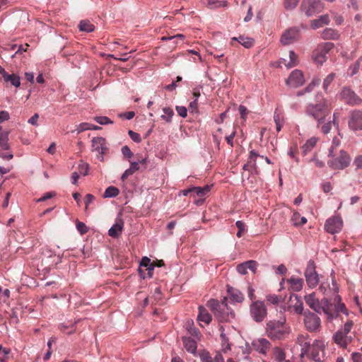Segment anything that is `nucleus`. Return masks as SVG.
Masks as SVG:
<instances>
[{
  "label": "nucleus",
  "mask_w": 362,
  "mask_h": 362,
  "mask_svg": "<svg viewBox=\"0 0 362 362\" xmlns=\"http://www.w3.org/2000/svg\"><path fill=\"white\" fill-rule=\"evenodd\" d=\"M291 332V327L286 323L285 317L279 320H269L266 324V333L272 340H284Z\"/></svg>",
  "instance_id": "obj_1"
},
{
  "label": "nucleus",
  "mask_w": 362,
  "mask_h": 362,
  "mask_svg": "<svg viewBox=\"0 0 362 362\" xmlns=\"http://www.w3.org/2000/svg\"><path fill=\"white\" fill-rule=\"evenodd\" d=\"M322 313L326 315L329 321H332L338 317L339 313L348 315V310L344 303H341V298L339 295H336L332 300L327 298H322Z\"/></svg>",
  "instance_id": "obj_2"
},
{
  "label": "nucleus",
  "mask_w": 362,
  "mask_h": 362,
  "mask_svg": "<svg viewBox=\"0 0 362 362\" xmlns=\"http://www.w3.org/2000/svg\"><path fill=\"white\" fill-rule=\"evenodd\" d=\"M331 102L325 98L319 99L315 105H309L307 112L317 122V127L322 124L326 117L331 114Z\"/></svg>",
  "instance_id": "obj_3"
},
{
  "label": "nucleus",
  "mask_w": 362,
  "mask_h": 362,
  "mask_svg": "<svg viewBox=\"0 0 362 362\" xmlns=\"http://www.w3.org/2000/svg\"><path fill=\"white\" fill-rule=\"evenodd\" d=\"M207 306L220 322L230 321L235 317L234 313L229 310L225 301L219 302L216 300L211 299L208 301Z\"/></svg>",
  "instance_id": "obj_4"
},
{
  "label": "nucleus",
  "mask_w": 362,
  "mask_h": 362,
  "mask_svg": "<svg viewBox=\"0 0 362 362\" xmlns=\"http://www.w3.org/2000/svg\"><path fill=\"white\" fill-rule=\"evenodd\" d=\"M334 48V43L324 42L318 45L314 49L312 54L313 61L322 65L327 59V54Z\"/></svg>",
  "instance_id": "obj_5"
},
{
  "label": "nucleus",
  "mask_w": 362,
  "mask_h": 362,
  "mask_svg": "<svg viewBox=\"0 0 362 362\" xmlns=\"http://www.w3.org/2000/svg\"><path fill=\"white\" fill-rule=\"evenodd\" d=\"M251 317L256 322H262L267 315V309L264 303L261 300H255L250 305Z\"/></svg>",
  "instance_id": "obj_6"
},
{
  "label": "nucleus",
  "mask_w": 362,
  "mask_h": 362,
  "mask_svg": "<svg viewBox=\"0 0 362 362\" xmlns=\"http://www.w3.org/2000/svg\"><path fill=\"white\" fill-rule=\"evenodd\" d=\"M304 325L306 329L310 332H317L320 330L321 327V320L320 317L310 311L309 310H306L304 311Z\"/></svg>",
  "instance_id": "obj_7"
},
{
  "label": "nucleus",
  "mask_w": 362,
  "mask_h": 362,
  "mask_svg": "<svg viewBox=\"0 0 362 362\" xmlns=\"http://www.w3.org/2000/svg\"><path fill=\"white\" fill-rule=\"evenodd\" d=\"M324 343L320 340H315L313 344L308 348L305 354L315 362H321L325 359Z\"/></svg>",
  "instance_id": "obj_8"
},
{
  "label": "nucleus",
  "mask_w": 362,
  "mask_h": 362,
  "mask_svg": "<svg viewBox=\"0 0 362 362\" xmlns=\"http://www.w3.org/2000/svg\"><path fill=\"white\" fill-rule=\"evenodd\" d=\"M351 162V158L347 152L341 150L339 155L330 159L327 164L329 168L334 170H343L347 168Z\"/></svg>",
  "instance_id": "obj_9"
},
{
  "label": "nucleus",
  "mask_w": 362,
  "mask_h": 362,
  "mask_svg": "<svg viewBox=\"0 0 362 362\" xmlns=\"http://www.w3.org/2000/svg\"><path fill=\"white\" fill-rule=\"evenodd\" d=\"M304 276L308 286L310 288H315L319 283V276L315 270V264L313 260L308 262L307 267L304 272Z\"/></svg>",
  "instance_id": "obj_10"
},
{
  "label": "nucleus",
  "mask_w": 362,
  "mask_h": 362,
  "mask_svg": "<svg viewBox=\"0 0 362 362\" xmlns=\"http://www.w3.org/2000/svg\"><path fill=\"white\" fill-rule=\"evenodd\" d=\"M300 7L307 16H311L321 12L323 9V4L320 1L312 2L308 0L303 1Z\"/></svg>",
  "instance_id": "obj_11"
},
{
  "label": "nucleus",
  "mask_w": 362,
  "mask_h": 362,
  "mask_svg": "<svg viewBox=\"0 0 362 362\" xmlns=\"http://www.w3.org/2000/svg\"><path fill=\"white\" fill-rule=\"evenodd\" d=\"M348 126L354 132L362 130V111L354 110L349 113Z\"/></svg>",
  "instance_id": "obj_12"
},
{
  "label": "nucleus",
  "mask_w": 362,
  "mask_h": 362,
  "mask_svg": "<svg viewBox=\"0 0 362 362\" xmlns=\"http://www.w3.org/2000/svg\"><path fill=\"white\" fill-rule=\"evenodd\" d=\"M304 300L305 303L315 313L318 314L322 313L323 306L322 299L320 301L319 299L316 298L315 293L313 292L312 293L305 295Z\"/></svg>",
  "instance_id": "obj_13"
},
{
  "label": "nucleus",
  "mask_w": 362,
  "mask_h": 362,
  "mask_svg": "<svg viewBox=\"0 0 362 362\" xmlns=\"http://www.w3.org/2000/svg\"><path fill=\"white\" fill-rule=\"evenodd\" d=\"M343 226L342 220L340 217L333 216L329 218L325 223V230L332 234L339 233Z\"/></svg>",
  "instance_id": "obj_14"
},
{
  "label": "nucleus",
  "mask_w": 362,
  "mask_h": 362,
  "mask_svg": "<svg viewBox=\"0 0 362 362\" xmlns=\"http://www.w3.org/2000/svg\"><path fill=\"white\" fill-rule=\"evenodd\" d=\"M340 95L341 99L347 104L354 105L361 103V98L349 88H344Z\"/></svg>",
  "instance_id": "obj_15"
},
{
  "label": "nucleus",
  "mask_w": 362,
  "mask_h": 362,
  "mask_svg": "<svg viewBox=\"0 0 362 362\" xmlns=\"http://www.w3.org/2000/svg\"><path fill=\"white\" fill-rule=\"evenodd\" d=\"M305 82L304 76L300 70L296 69L291 72L286 80V83L292 87H298Z\"/></svg>",
  "instance_id": "obj_16"
},
{
  "label": "nucleus",
  "mask_w": 362,
  "mask_h": 362,
  "mask_svg": "<svg viewBox=\"0 0 362 362\" xmlns=\"http://www.w3.org/2000/svg\"><path fill=\"white\" fill-rule=\"evenodd\" d=\"M299 37V30L296 28H291L284 33L281 37L283 45H289L296 41Z\"/></svg>",
  "instance_id": "obj_17"
},
{
  "label": "nucleus",
  "mask_w": 362,
  "mask_h": 362,
  "mask_svg": "<svg viewBox=\"0 0 362 362\" xmlns=\"http://www.w3.org/2000/svg\"><path fill=\"white\" fill-rule=\"evenodd\" d=\"M333 340L339 347L347 349L348 345L351 343L353 337L348 334H343L341 332H336L333 335Z\"/></svg>",
  "instance_id": "obj_18"
},
{
  "label": "nucleus",
  "mask_w": 362,
  "mask_h": 362,
  "mask_svg": "<svg viewBox=\"0 0 362 362\" xmlns=\"http://www.w3.org/2000/svg\"><path fill=\"white\" fill-rule=\"evenodd\" d=\"M92 150L98 152L103 156L107 150L105 139L103 137L93 138Z\"/></svg>",
  "instance_id": "obj_19"
},
{
  "label": "nucleus",
  "mask_w": 362,
  "mask_h": 362,
  "mask_svg": "<svg viewBox=\"0 0 362 362\" xmlns=\"http://www.w3.org/2000/svg\"><path fill=\"white\" fill-rule=\"evenodd\" d=\"M252 346L259 353L265 354L270 349L271 344L267 339L261 338L253 341Z\"/></svg>",
  "instance_id": "obj_20"
},
{
  "label": "nucleus",
  "mask_w": 362,
  "mask_h": 362,
  "mask_svg": "<svg viewBox=\"0 0 362 362\" xmlns=\"http://www.w3.org/2000/svg\"><path fill=\"white\" fill-rule=\"evenodd\" d=\"M297 343L301 346V357H303L307 354L308 348L310 347L309 336L307 334H300L297 337Z\"/></svg>",
  "instance_id": "obj_21"
},
{
  "label": "nucleus",
  "mask_w": 362,
  "mask_h": 362,
  "mask_svg": "<svg viewBox=\"0 0 362 362\" xmlns=\"http://www.w3.org/2000/svg\"><path fill=\"white\" fill-rule=\"evenodd\" d=\"M123 227L124 221L122 219H117L108 230V235L114 238H118L122 232Z\"/></svg>",
  "instance_id": "obj_22"
},
{
  "label": "nucleus",
  "mask_w": 362,
  "mask_h": 362,
  "mask_svg": "<svg viewBox=\"0 0 362 362\" xmlns=\"http://www.w3.org/2000/svg\"><path fill=\"white\" fill-rule=\"evenodd\" d=\"M235 42H238L245 48H250L254 45V40L251 37L240 35L238 37H233L230 44L235 45Z\"/></svg>",
  "instance_id": "obj_23"
},
{
  "label": "nucleus",
  "mask_w": 362,
  "mask_h": 362,
  "mask_svg": "<svg viewBox=\"0 0 362 362\" xmlns=\"http://www.w3.org/2000/svg\"><path fill=\"white\" fill-rule=\"evenodd\" d=\"M293 299H294L296 300L295 304L291 305L293 307L295 313L298 315H302V314L303 315L304 307H303V303L300 297L296 294H291L289 298V301L292 302Z\"/></svg>",
  "instance_id": "obj_24"
},
{
  "label": "nucleus",
  "mask_w": 362,
  "mask_h": 362,
  "mask_svg": "<svg viewBox=\"0 0 362 362\" xmlns=\"http://www.w3.org/2000/svg\"><path fill=\"white\" fill-rule=\"evenodd\" d=\"M182 342L185 349L188 352L195 355L197 348V341L191 337H183Z\"/></svg>",
  "instance_id": "obj_25"
},
{
  "label": "nucleus",
  "mask_w": 362,
  "mask_h": 362,
  "mask_svg": "<svg viewBox=\"0 0 362 362\" xmlns=\"http://www.w3.org/2000/svg\"><path fill=\"white\" fill-rule=\"evenodd\" d=\"M291 288L293 291H300L302 290L304 284V281L301 278L291 276L287 280Z\"/></svg>",
  "instance_id": "obj_26"
},
{
  "label": "nucleus",
  "mask_w": 362,
  "mask_h": 362,
  "mask_svg": "<svg viewBox=\"0 0 362 362\" xmlns=\"http://www.w3.org/2000/svg\"><path fill=\"white\" fill-rule=\"evenodd\" d=\"M197 320L200 322H204L206 325H209L211 322L212 317L205 308L199 306Z\"/></svg>",
  "instance_id": "obj_27"
},
{
  "label": "nucleus",
  "mask_w": 362,
  "mask_h": 362,
  "mask_svg": "<svg viewBox=\"0 0 362 362\" xmlns=\"http://www.w3.org/2000/svg\"><path fill=\"white\" fill-rule=\"evenodd\" d=\"M211 189V187L209 186V185H206L203 187H193L192 189H189L188 190H186L185 192H184V194L185 195H187V193L189 192H194L195 193L198 197H202L204 196H205L207 193L209 192Z\"/></svg>",
  "instance_id": "obj_28"
},
{
  "label": "nucleus",
  "mask_w": 362,
  "mask_h": 362,
  "mask_svg": "<svg viewBox=\"0 0 362 362\" xmlns=\"http://www.w3.org/2000/svg\"><path fill=\"white\" fill-rule=\"evenodd\" d=\"M329 22V18L328 15H322L319 18L313 20L311 22V27L313 29H316L322 27L324 25L328 24Z\"/></svg>",
  "instance_id": "obj_29"
},
{
  "label": "nucleus",
  "mask_w": 362,
  "mask_h": 362,
  "mask_svg": "<svg viewBox=\"0 0 362 362\" xmlns=\"http://www.w3.org/2000/svg\"><path fill=\"white\" fill-rule=\"evenodd\" d=\"M321 35L325 40H337L339 37L338 32L332 28L325 29Z\"/></svg>",
  "instance_id": "obj_30"
},
{
  "label": "nucleus",
  "mask_w": 362,
  "mask_h": 362,
  "mask_svg": "<svg viewBox=\"0 0 362 362\" xmlns=\"http://www.w3.org/2000/svg\"><path fill=\"white\" fill-rule=\"evenodd\" d=\"M318 139L312 137L309 139L302 147L303 154L305 155L310 151L316 145Z\"/></svg>",
  "instance_id": "obj_31"
},
{
  "label": "nucleus",
  "mask_w": 362,
  "mask_h": 362,
  "mask_svg": "<svg viewBox=\"0 0 362 362\" xmlns=\"http://www.w3.org/2000/svg\"><path fill=\"white\" fill-rule=\"evenodd\" d=\"M139 162H131L130 168L127 169L122 175V180H125L129 176L139 170Z\"/></svg>",
  "instance_id": "obj_32"
},
{
  "label": "nucleus",
  "mask_w": 362,
  "mask_h": 362,
  "mask_svg": "<svg viewBox=\"0 0 362 362\" xmlns=\"http://www.w3.org/2000/svg\"><path fill=\"white\" fill-rule=\"evenodd\" d=\"M336 118H337L336 113H334L332 121L328 120L327 122H326V119H325V122L320 124V126L319 127L321 128V132L323 134H327L330 132V130L332 129V124H335Z\"/></svg>",
  "instance_id": "obj_33"
},
{
  "label": "nucleus",
  "mask_w": 362,
  "mask_h": 362,
  "mask_svg": "<svg viewBox=\"0 0 362 362\" xmlns=\"http://www.w3.org/2000/svg\"><path fill=\"white\" fill-rule=\"evenodd\" d=\"M81 31L90 33L95 30V26L88 20L81 21L78 24Z\"/></svg>",
  "instance_id": "obj_34"
},
{
  "label": "nucleus",
  "mask_w": 362,
  "mask_h": 362,
  "mask_svg": "<svg viewBox=\"0 0 362 362\" xmlns=\"http://www.w3.org/2000/svg\"><path fill=\"white\" fill-rule=\"evenodd\" d=\"M291 221L294 226H299L304 225L307 222V219L303 216H300L299 213L294 212L291 217Z\"/></svg>",
  "instance_id": "obj_35"
},
{
  "label": "nucleus",
  "mask_w": 362,
  "mask_h": 362,
  "mask_svg": "<svg viewBox=\"0 0 362 362\" xmlns=\"http://www.w3.org/2000/svg\"><path fill=\"white\" fill-rule=\"evenodd\" d=\"M0 147L4 150H8L10 148L8 144V132L0 134Z\"/></svg>",
  "instance_id": "obj_36"
},
{
  "label": "nucleus",
  "mask_w": 362,
  "mask_h": 362,
  "mask_svg": "<svg viewBox=\"0 0 362 362\" xmlns=\"http://www.w3.org/2000/svg\"><path fill=\"white\" fill-rule=\"evenodd\" d=\"M119 190L118 188H117L116 187L110 186L105 189L103 194V197H115L119 194Z\"/></svg>",
  "instance_id": "obj_37"
},
{
  "label": "nucleus",
  "mask_w": 362,
  "mask_h": 362,
  "mask_svg": "<svg viewBox=\"0 0 362 362\" xmlns=\"http://www.w3.org/2000/svg\"><path fill=\"white\" fill-rule=\"evenodd\" d=\"M289 59L288 63L285 64L288 68L293 67L298 64V55L293 51L289 52Z\"/></svg>",
  "instance_id": "obj_38"
},
{
  "label": "nucleus",
  "mask_w": 362,
  "mask_h": 362,
  "mask_svg": "<svg viewBox=\"0 0 362 362\" xmlns=\"http://www.w3.org/2000/svg\"><path fill=\"white\" fill-rule=\"evenodd\" d=\"M266 300L268 303L277 305L280 302L283 301L284 299L281 296L275 294H269L266 296Z\"/></svg>",
  "instance_id": "obj_39"
},
{
  "label": "nucleus",
  "mask_w": 362,
  "mask_h": 362,
  "mask_svg": "<svg viewBox=\"0 0 362 362\" xmlns=\"http://www.w3.org/2000/svg\"><path fill=\"white\" fill-rule=\"evenodd\" d=\"M8 78H5V82H10L11 85L14 86L15 87H19L21 85V81L20 77L14 74H8Z\"/></svg>",
  "instance_id": "obj_40"
},
{
  "label": "nucleus",
  "mask_w": 362,
  "mask_h": 362,
  "mask_svg": "<svg viewBox=\"0 0 362 362\" xmlns=\"http://www.w3.org/2000/svg\"><path fill=\"white\" fill-rule=\"evenodd\" d=\"M274 357L278 362H283L285 359V354L281 349L276 347L274 349Z\"/></svg>",
  "instance_id": "obj_41"
},
{
  "label": "nucleus",
  "mask_w": 362,
  "mask_h": 362,
  "mask_svg": "<svg viewBox=\"0 0 362 362\" xmlns=\"http://www.w3.org/2000/svg\"><path fill=\"white\" fill-rule=\"evenodd\" d=\"M354 326V322L352 320H348L345 322L344 327L341 329L338 330L337 332H341L343 334H348Z\"/></svg>",
  "instance_id": "obj_42"
},
{
  "label": "nucleus",
  "mask_w": 362,
  "mask_h": 362,
  "mask_svg": "<svg viewBox=\"0 0 362 362\" xmlns=\"http://www.w3.org/2000/svg\"><path fill=\"white\" fill-rule=\"evenodd\" d=\"M163 110L165 115H162L161 118L165 119L167 122H170L171 118L174 115L173 109L170 107H164Z\"/></svg>",
  "instance_id": "obj_43"
},
{
  "label": "nucleus",
  "mask_w": 362,
  "mask_h": 362,
  "mask_svg": "<svg viewBox=\"0 0 362 362\" xmlns=\"http://www.w3.org/2000/svg\"><path fill=\"white\" fill-rule=\"evenodd\" d=\"M362 58H359L353 65L349 67L350 75L354 76L358 73Z\"/></svg>",
  "instance_id": "obj_44"
},
{
  "label": "nucleus",
  "mask_w": 362,
  "mask_h": 362,
  "mask_svg": "<svg viewBox=\"0 0 362 362\" xmlns=\"http://www.w3.org/2000/svg\"><path fill=\"white\" fill-rule=\"evenodd\" d=\"M223 354H224V353L221 351H217L216 352V354H215L213 361L214 362H225ZM227 362H234V361H233V358H228L227 359Z\"/></svg>",
  "instance_id": "obj_45"
},
{
  "label": "nucleus",
  "mask_w": 362,
  "mask_h": 362,
  "mask_svg": "<svg viewBox=\"0 0 362 362\" xmlns=\"http://www.w3.org/2000/svg\"><path fill=\"white\" fill-rule=\"evenodd\" d=\"M202 362H213V359L209 351L203 350L199 353Z\"/></svg>",
  "instance_id": "obj_46"
},
{
  "label": "nucleus",
  "mask_w": 362,
  "mask_h": 362,
  "mask_svg": "<svg viewBox=\"0 0 362 362\" xmlns=\"http://www.w3.org/2000/svg\"><path fill=\"white\" fill-rule=\"evenodd\" d=\"M231 298L237 303H241L244 300V296L240 291H234L231 293Z\"/></svg>",
  "instance_id": "obj_47"
},
{
  "label": "nucleus",
  "mask_w": 362,
  "mask_h": 362,
  "mask_svg": "<svg viewBox=\"0 0 362 362\" xmlns=\"http://www.w3.org/2000/svg\"><path fill=\"white\" fill-rule=\"evenodd\" d=\"M76 226L81 235H84L88 231V228L86 226V225L79 221H76Z\"/></svg>",
  "instance_id": "obj_48"
},
{
  "label": "nucleus",
  "mask_w": 362,
  "mask_h": 362,
  "mask_svg": "<svg viewBox=\"0 0 362 362\" xmlns=\"http://www.w3.org/2000/svg\"><path fill=\"white\" fill-rule=\"evenodd\" d=\"M334 78H335V74L334 73H331L324 79L323 88H324L325 90H327L329 86L333 81Z\"/></svg>",
  "instance_id": "obj_49"
},
{
  "label": "nucleus",
  "mask_w": 362,
  "mask_h": 362,
  "mask_svg": "<svg viewBox=\"0 0 362 362\" xmlns=\"http://www.w3.org/2000/svg\"><path fill=\"white\" fill-rule=\"evenodd\" d=\"M236 227L238 228V231L237 233V236L238 238L242 237L243 233L246 230V226L245 223L241 221H238L235 223Z\"/></svg>",
  "instance_id": "obj_50"
},
{
  "label": "nucleus",
  "mask_w": 362,
  "mask_h": 362,
  "mask_svg": "<svg viewBox=\"0 0 362 362\" xmlns=\"http://www.w3.org/2000/svg\"><path fill=\"white\" fill-rule=\"evenodd\" d=\"M78 174L86 175L88 172V165L86 163H84L83 161H81L78 164Z\"/></svg>",
  "instance_id": "obj_51"
},
{
  "label": "nucleus",
  "mask_w": 362,
  "mask_h": 362,
  "mask_svg": "<svg viewBox=\"0 0 362 362\" xmlns=\"http://www.w3.org/2000/svg\"><path fill=\"white\" fill-rule=\"evenodd\" d=\"M299 0H284V7L287 10H292L296 7Z\"/></svg>",
  "instance_id": "obj_52"
},
{
  "label": "nucleus",
  "mask_w": 362,
  "mask_h": 362,
  "mask_svg": "<svg viewBox=\"0 0 362 362\" xmlns=\"http://www.w3.org/2000/svg\"><path fill=\"white\" fill-rule=\"evenodd\" d=\"M227 5L226 1L221 2V1H211L209 0L208 1V7L209 8H216L221 6H226Z\"/></svg>",
  "instance_id": "obj_53"
},
{
  "label": "nucleus",
  "mask_w": 362,
  "mask_h": 362,
  "mask_svg": "<svg viewBox=\"0 0 362 362\" xmlns=\"http://www.w3.org/2000/svg\"><path fill=\"white\" fill-rule=\"evenodd\" d=\"M340 143H341V141H340L339 138H338L337 136H334L333 138L332 144L329 148V156L334 157V156H333L334 149L336 148L337 147H338L339 146Z\"/></svg>",
  "instance_id": "obj_54"
},
{
  "label": "nucleus",
  "mask_w": 362,
  "mask_h": 362,
  "mask_svg": "<svg viewBox=\"0 0 362 362\" xmlns=\"http://www.w3.org/2000/svg\"><path fill=\"white\" fill-rule=\"evenodd\" d=\"M95 121H96L100 124L104 125L107 124H112V121L110 120V118L105 116H100V117H95L94 118Z\"/></svg>",
  "instance_id": "obj_55"
},
{
  "label": "nucleus",
  "mask_w": 362,
  "mask_h": 362,
  "mask_svg": "<svg viewBox=\"0 0 362 362\" xmlns=\"http://www.w3.org/2000/svg\"><path fill=\"white\" fill-rule=\"evenodd\" d=\"M321 80L320 78H315L305 88V92H310L313 90V88L316 86L320 85Z\"/></svg>",
  "instance_id": "obj_56"
},
{
  "label": "nucleus",
  "mask_w": 362,
  "mask_h": 362,
  "mask_svg": "<svg viewBox=\"0 0 362 362\" xmlns=\"http://www.w3.org/2000/svg\"><path fill=\"white\" fill-rule=\"evenodd\" d=\"M244 263H245V265L247 269H250L252 272H255V271L257 269V262L256 261L249 260Z\"/></svg>",
  "instance_id": "obj_57"
},
{
  "label": "nucleus",
  "mask_w": 362,
  "mask_h": 362,
  "mask_svg": "<svg viewBox=\"0 0 362 362\" xmlns=\"http://www.w3.org/2000/svg\"><path fill=\"white\" fill-rule=\"evenodd\" d=\"M128 134L130 138L135 142L139 143L141 141V136L138 133L133 132L132 130H129L128 132Z\"/></svg>",
  "instance_id": "obj_58"
},
{
  "label": "nucleus",
  "mask_w": 362,
  "mask_h": 362,
  "mask_svg": "<svg viewBox=\"0 0 362 362\" xmlns=\"http://www.w3.org/2000/svg\"><path fill=\"white\" fill-rule=\"evenodd\" d=\"M90 123H87V122H83V123H81L80 124L77 128H76V131L78 132V133H81L83 131H86V130H88V129H90Z\"/></svg>",
  "instance_id": "obj_59"
},
{
  "label": "nucleus",
  "mask_w": 362,
  "mask_h": 362,
  "mask_svg": "<svg viewBox=\"0 0 362 362\" xmlns=\"http://www.w3.org/2000/svg\"><path fill=\"white\" fill-rule=\"evenodd\" d=\"M122 153L124 157L130 158L133 156V153L127 146L122 148Z\"/></svg>",
  "instance_id": "obj_60"
},
{
  "label": "nucleus",
  "mask_w": 362,
  "mask_h": 362,
  "mask_svg": "<svg viewBox=\"0 0 362 362\" xmlns=\"http://www.w3.org/2000/svg\"><path fill=\"white\" fill-rule=\"evenodd\" d=\"M176 110L180 116L185 117L187 116V110L184 106H176Z\"/></svg>",
  "instance_id": "obj_61"
},
{
  "label": "nucleus",
  "mask_w": 362,
  "mask_h": 362,
  "mask_svg": "<svg viewBox=\"0 0 362 362\" xmlns=\"http://www.w3.org/2000/svg\"><path fill=\"white\" fill-rule=\"evenodd\" d=\"M243 169L244 170H248V171L255 170V161L247 160V163L243 165Z\"/></svg>",
  "instance_id": "obj_62"
},
{
  "label": "nucleus",
  "mask_w": 362,
  "mask_h": 362,
  "mask_svg": "<svg viewBox=\"0 0 362 362\" xmlns=\"http://www.w3.org/2000/svg\"><path fill=\"white\" fill-rule=\"evenodd\" d=\"M351 358L354 362H362V354L358 352H354L351 354Z\"/></svg>",
  "instance_id": "obj_63"
},
{
  "label": "nucleus",
  "mask_w": 362,
  "mask_h": 362,
  "mask_svg": "<svg viewBox=\"0 0 362 362\" xmlns=\"http://www.w3.org/2000/svg\"><path fill=\"white\" fill-rule=\"evenodd\" d=\"M354 165L356 167V168H362V155L356 157L354 160Z\"/></svg>",
  "instance_id": "obj_64"
}]
</instances>
